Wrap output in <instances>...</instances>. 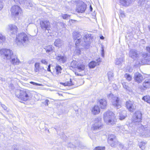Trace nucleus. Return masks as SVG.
Here are the masks:
<instances>
[{"label":"nucleus","mask_w":150,"mask_h":150,"mask_svg":"<svg viewBox=\"0 0 150 150\" xmlns=\"http://www.w3.org/2000/svg\"><path fill=\"white\" fill-rule=\"evenodd\" d=\"M141 117L142 113L139 111L136 112L133 116L132 123L136 125H139L136 134L143 137H150V127H145L139 124L141 121Z\"/></svg>","instance_id":"nucleus-1"},{"label":"nucleus","mask_w":150,"mask_h":150,"mask_svg":"<svg viewBox=\"0 0 150 150\" xmlns=\"http://www.w3.org/2000/svg\"><path fill=\"white\" fill-rule=\"evenodd\" d=\"M29 36L25 33H21L17 35L16 41L19 47H25L29 43Z\"/></svg>","instance_id":"nucleus-2"},{"label":"nucleus","mask_w":150,"mask_h":150,"mask_svg":"<svg viewBox=\"0 0 150 150\" xmlns=\"http://www.w3.org/2000/svg\"><path fill=\"white\" fill-rule=\"evenodd\" d=\"M103 117L104 122L108 125H113L116 123L115 116L111 111H108L105 112Z\"/></svg>","instance_id":"nucleus-3"},{"label":"nucleus","mask_w":150,"mask_h":150,"mask_svg":"<svg viewBox=\"0 0 150 150\" xmlns=\"http://www.w3.org/2000/svg\"><path fill=\"white\" fill-rule=\"evenodd\" d=\"M75 61H73L71 63L70 67L73 68H76L75 74L76 75L83 76L85 74V66L83 64H78Z\"/></svg>","instance_id":"nucleus-4"},{"label":"nucleus","mask_w":150,"mask_h":150,"mask_svg":"<svg viewBox=\"0 0 150 150\" xmlns=\"http://www.w3.org/2000/svg\"><path fill=\"white\" fill-rule=\"evenodd\" d=\"M16 95L18 98L24 101L28 100L31 96L30 91L27 90H18Z\"/></svg>","instance_id":"nucleus-5"},{"label":"nucleus","mask_w":150,"mask_h":150,"mask_svg":"<svg viewBox=\"0 0 150 150\" xmlns=\"http://www.w3.org/2000/svg\"><path fill=\"white\" fill-rule=\"evenodd\" d=\"M13 54V52L10 49L2 48L0 50V56L6 60H10Z\"/></svg>","instance_id":"nucleus-6"},{"label":"nucleus","mask_w":150,"mask_h":150,"mask_svg":"<svg viewBox=\"0 0 150 150\" xmlns=\"http://www.w3.org/2000/svg\"><path fill=\"white\" fill-rule=\"evenodd\" d=\"M108 98L111 100L112 105L116 107L117 108H119L121 107V103L120 101V98L110 93L108 95Z\"/></svg>","instance_id":"nucleus-7"},{"label":"nucleus","mask_w":150,"mask_h":150,"mask_svg":"<svg viewBox=\"0 0 150 150\" xmlns=\"http://www.w3.org/2000/svg\"><path fill=\"white\" fill-rule=\"evenodd\" d=\"M92 39L91 34L86 33L85 34L83 38H82V42H81V44L84 46L85 49H88L89 47L90 42H91Z\"/></svg>","instance_id":"nucleus-8"},{"label":"nucleus","mask_w":150,"mask_h":150,"mask_svg":"<svg viewBox=\"0 0 150 150\" xmlns=\"http://www.w3.org/2000/svg\"><path fill=\"white\" fill-rule=\"evenodd\" d=\"M101 121V118L100 117H98L95 118L94 120V123L92 127V129L96 130L101 129L103 126V124Z\"/></svg>","instance_id":"nucleus-9"},{"label":"nucleus","mask_w":150,"mask_h":150,"mask_svg":"<svg viewBox=\"0 0 150 150\" xmlns=\"http://www.w3.org/2000/svg\"><path fill=\"white\" fill-rule=\"evenodd\" d=\"M73 37L74 40H76L75 42V45L78 46L81 44L82 37L81 33L76 31H74L73 33Z\"/></svg>","instance_id":"nucleus-10"},{"label":"nucleus","mask_w":150,"mask_h":150,"mask_svg":"<svg viewBox=\"0 0 150 150\" xmlns=\"http://www.w3.org/2000/svg\"><path fill=\"white\" fill-rule=\"evenodd\" d=\"M108 143L112 147L117 146L119 142L117 140L115 135L113 134H110L108 136Z\"/></svg>","instance_id":"nucleus-11"},{"label":"nucleus","mask_w":150,"mask_h":150,"mask_svg":"<svg viewBox=\"0 0 150 150\" xmlns=\"http://www.w3.org/2000/svg\"><path fill=\"white\" fill-rule=\"evenodd\" d=\"M21 10L19 6L17 5L13 6L11 10V14L15 17L17 16L21 13Z\"/></svg>","instance_id":"nucleus-12"},{"label":"nucleus","mask_w":150,"mask_h":150,"mask_svg":"<svg viewBox=\"0 0 150 150\" xmlns=\"http://www.w3.org/2000/svg\"><path fill=\"white\" fill-rule=\"evenodd\" d=\"M86 6L83 1H81L78 4L76 11L78 13L84 12L86 9Z\"/></svg>","instance_id":"nucleus-13"},{"label":"nucleus","mask_w":150,"mask_h":150,"mask_svg":"<svg viewBox=\"0 0 150 150\" xmlns=\"http://www.w3.org/2000/svg\"><path fill=\"white\" fill-rule=\"evenodd\" d=\"M126 106L127 109L131 112H133L136 108V106L134 103L130 101L126 102Z\"/></svg>","instance_id":"nucleus-14"},{"label":"nucleus","mask_w":150,"mask_h":150,"mask_svg":"<svg viewBox=\"0 0 150 150\" xmlns=\"http://www.w3.org/2000/svg\"><path fill=\"white\" fill-rule=\"evenodd\" d=\"M135 0H119L120 2L123 6H128L135 1Z\"/></svg>","instance_id":"nucleus-15"},{"label":"nucleus","mask_w":150,"mask_h":150,"mask_svg":"<svg viewBox=\"0 0 150 150\" xmlns=\"http://www.w3.org/2000/svg\"><path fill=\"white\" fill-rule=\"evenodd\" d=\"M56 59L61 63H64L67 61V57L65 55H61L59 54L56 57Z\"/></svg>","instance_id":"nucleus-16"},{"label":"nucleus","mask_w":150,"mask_h":150,"mask_svg":"<svg viewBox=\"0 0 150 150\" xmlns=\"http://www.w3.org/2000/svg\"><path fill=\"white\" fill-rule=\"evenodd\" d=\"M134 78L136 81L138 83H141L143 79L142 76L138 72L134 74Z\"/></svg>","instance_id":"nucleus-17"},{"label":"nucleus","mask_w":150,"mask_h":150,"mask_svg":"<svg viewBox=\"0 0 150 150\" xmlns=\"http://www.w3.org/2000/svg\"><path fill=\"white\" fill-rule=\"evenodd\" d=\"M10 60L11 63L14 65L18 64L20 62V61L18 58L17 56L14 55L13 54Z\"/></svg>","instance_id":"nucleus-18"},{"label":"nucleus","mask_w":150,"mask_h":150,"mask_svg":"<svg viewBox=\"0 0 150 150\" xmlns=\"http://www.w3.org/2000/svg\"><path fill=\"white\" fill-rule=\"evenodd\" d=\"M40 25L42 28H48L50 27V23L47 20H44L40 22Z\"/></svg>","instance_id":"nucleus-19"},{"label":"nucleus","mask_w":150,"mask_h":150,"mask_svg":"<svg viewBox=\"0 0 150 150\" xmlns=\"http://www.w3.org/2000/svg\"><path fill=\"white\" fill-rule=\"evenodd\" d=\"M129 56L132 58L134 59L138 56V54L136 50H132L129 52Z\"/></svg>","instance_id":"nucleus-20"},{"label":"nucleus","mask_w":150,"mask_h":150,"mask_svg":"<svg viewBox=\"0 0 150 150\" xmlns=\"http://www.w3.org/2000/svg\"><path fill=\"white\" fill-rule=\"evenodd\" d=\"M99 102L101 108L104 109L106 107L107 103L105 99H101L99 100Z\"/></svg>","instance_id":"nucleus-21"},{"label":"nucleus","mask_w":150,"mask_h":150,"mask_svg":"<svg viewBox=\"0 0 150 150\" xmlns=\"http://www.w3.org/2000/svg\"><path fill=\"white\" fill-rule=\"evenodd\" d=\"M100 111L99 107L97 105H95L92 110V112L93 114L95 115L98 114Z\"/></svg>","instance_id":"nucleus-22"},{"label":"nucleus","mask_w":150,"mask_h":150,"mask_svg":"<svg viewBox=\"0 0 150 150\" xmlns=\"http://www.w3.org/2000/svg\"><path fill=\"white\" fill-rule=\"evenodd\" d=\"M76 46V49L74 51V54L77 55H79L81 53V49L83 48L81 46H82L83 47H84V46H83V45H82L81 44H79L78 46Z\"/></svg>","instance_id":"nucleus-23"},{"label":"nucleus","mask_w":150,"mask_h":150,"mask_svg":"<svg viewBox=\"0 0 150 150\" xmlns=\"http://www.w3.org/2000/svg\"><path fill=\"white\" fill-rule=\"evenodd\" d=\"M116 129L117 131H119L122 133H127L128 132L127 130H125V127L123 125L117 127Z\"/></svg>","instance_id":"nucleus-24"},{"label":"nucleus","mask_w":150,"mask_h":150,"mask_svg":"<svg viewBox=\"0 0 150 150\" xmlns=\"http://www.w3.org/2000/svg\"><path fill=\"white\" fill-rule=\"evenodd\" d=\"M54 45L59 47H61L63 45V42L59 39L56 40L54 42Z\"/></svg>","instance_id":"nucleus-25"},{"label":"nucleus","mask_w":150,"mask_h":150,"mask_svg":"<svg viewBox=\"0 0 150 150\" xmlns=\"http://www.w3.org/2000/svg\"><path fill=\"white\" fill-rule=\"evenodd\" d=\"M55 69L56 72L55 76H59L61 74V71L62 70L61 67L59 65H57L55 68Z\"/></svg>","instance_id":"nucleus-26"},{"label":"nucleus","mask_w":150,"mask_h":150,"mask_svg":"<svg viewBox=\"0 0 150 150\" xmlns=\"http://www.w3.org/2000/svg\"><path fill=\"white\" fill-rule=\"evenodd\" d=\"M46 52L49 54H50L53 52L52 46L50 45L47 46L45 48Z\"/></svg>","instance_id":"nucleus-27"},{"label":"nucleus","mask_w":150,"mask_h":150,"mask_svg":"<svg viewBox=\"0 0 150 150\" xmlns=\"http://www.w3.org/2000/svg\"><path fill=\"white\" fill-rule=\"evenodd\" d=\"M143 86L146 88L150 87V79L146 80L142 84Z\"/></svg>","instance_id":"nucleus-28"},{"label":"nucleus","mask_w":150,"mask_h":150,"mask_svg":"<svg viewBox=\"0 0 150 150\" xmlns=\"http://www.w3.org/2000/svg\"><path fill=\"white\" fill-rule=\"evenodd\" d=\"M123 86V88L126 90L128 91L129 92H131L132 90L128 86V83L124 81L122 82Z\"/></svg>","instance_id":"nucleus-29"},{"label":"nucleus","mask_w":150,"mask_h":150,"mask_svg":"<svg viewBox=\"0 0 150 150\" xmlns=\"http://www.w3.org/2000/svg\"><path fill=\"white\" fill-rule=\"evenodd\" d=\"M35 72H40L41 69L40 67V63L38 62L36 63L35 65Z\"/></svg>","instance_id":"nucleus-30"},{"label":"nucleus","mask_w":150,"mask_h":150,"mask_svg":"<svg viewBox=\"0 0 150 150\" xmlns=\"http://www.w3.org/2000/svg\"><path fill=\"white\" fill-rule=\"evenodd\" d=\"M123 62V58L122 57L117 58L115 61V64L116 65L121 64Z\"/></svg>","instance_id":"nucleus-31"},{"label":"nucleus","mask_w":150,"mask_h":150,"mask_svg":"<svg viewBox=\"0 0 150 150\" xmlns=\"http://www.w3.org/2000/svg\"><path fill=\"white\" fill-rule=\"evenodd\" d=\"M108 80L109 81H111L112 80L113 78V73L111 71H109L108 73Z\"/></svg>","instance_id":"nucleus-32"},{"label":"nucleus","mask_w":150,"mask_h":150,"mask_svg":"<svg viewBox=\"0 0 150 150\" xmlns=\"http://www.w3.org/2000/svg\"><path fill=\"white\" fill-rule=\"evenodd\" d=\"M97 65V63L96 62L92 61L89 64V66L90 68H94Z\"/></svg>","instance_id":"nucleus-33"},{"label":"nucleus","mask_w":150,"mask_h":150,"mask_svg":"<svg viewBox=\"0 0 150 150\" xmlns=\"http://www.w3.org/2000/svg\"><path fill=\"white\" fill-rule=\"evenodd\" d=\"M61 84H62L64 86H71L73 85V84L72 83V81L71 80V79H70V80L69 81H68L67 82H65L64 83H61Z\"/></svg>","instance_id":"nucleus-34"},{"label":"nucleus","mask_w":150,"mask_h":150,"mask_svg":"<svg viewBox=\"0 0 150 150\" xmlns=\"http://www.w3.org/2000/svg\"><path fill=\"white\" fill-rule=\"evenodd\" d=\"M142 100L150 104V96H145L142 98Z\"/></svg>","instance_id":"nucleus-35"},{"label":"nucleus","mask_w":150,"mask_h":150,"mask_svg":"<svg viewBox=\"0 0 150 150\" xmlns=\"http://www.w3.org/2000/svg\"><path fill=\"white\" fill-rule=\"evenodd\" d=\"M138 4L139 5L142 6H145L146 4V1L145 0H140L138 1Z\"/></svg>","instance_id":"nucleus-36"},{"label":"nucleus","mask_w":150,"mask_h":150,"mask_svg":"<svg viewBox=\"0 0 150 150\" xmlns=\"http://www.w3.org/2000/svg\"><path fill=\"white\" fill-rule=\"evenodd\" d=\"M125 77L129 81H131L132 79V76L129 74L126 73L125 75Z\"/></svg>","instance_id":"nucleus-37"},{"label":"nucleus","mask_w":150,"mask_h":150,"mask_svg":"<svg viewBox=\"0 0 150 150\" xmlns=\"http://www.w3.org/2000/svg\"><path fill=\"white\" fill-rule=\"evenodd\" d=\"M146 144V143L144 142H141L139 143V146L140 148L143 149L145 148V146Z\"/></svg>","instance_id":"nucleus-38"},{"label":"nucleus","mask_w":150,"mask_h":150,"mask_svg":"<svg viewBox=\"0 0 150 150\" xmlns=\"http://www.w3.org/2000/svg\"><path fill=\"white\" fill-rule=\"evenodd\" d=\"M119 145V147L122 150H127V148L125 146H124L123 145L119 142L118 143L117 145Z\"/></svg>","instance_id":"nucleus-39"},{"label":"nucleus","mask_w":150,"mask_h":150,"mask_svg":"<svg viewBox=\"0 0 150 150\" xmlns=\"http://www.w3.org/2000/svg\"><path fill=\"white\" fill-rule=\"evenodd\" d=\"M5 37L1 34L0 33V42H4L5 40Z\"/></svg>","instance_id":"nucleus-40"},{"label":"nucleus","mask_w":150,"mask_h":150,"mask_svg":"<svg viewBox=\"0 0 150 150\" xmlns=\"http://www.w3.org/2000/svg\"><path fill=\"white\" fill-rule=\"evenodd\" d=\"M119 13L120 18H124L125 17V16L124 11H120Z\"/></svg>","instance_id":"nucleus-41"},{"label":"nucleus","mask_w":150,"mask_h":150,"mask_svg":"<svg viewBox=\"0 0 150 150\" xmlns=\"http://www.w3.org/2000/svg\"><path fill=\"white\" fill-rule=\"evenodd\" d=\"M62 17L63 19H67L70 17V16L67 14H62Z\"/></svg>","instance_id":"nucleus-42"},{"label":"nucleus","mask_w":150,"mask_h":150,"mask_svg":"<svg viewBox=\"0 0 150 150\" xmlns=\"http://www.w3.org/2000/svg\"><path fill=\"white\" fill-rule=\"evenodd\" d=\"M12 149L13 150H18L19 149V146L18 145L14 144L12 147Z\"/></svg>","instance_id":"nucleus-43"},{"label":"nucleus","mask_w":150,"mask_h":150,"mask_svg":"<svg viewBox=\"0 0 150 150\" xmlns=\"http://www.w3.org/2000/svg\"><path fill=\"white\" fill-rule=\"evenodd\" d=\"M105 149V147H100L98 146L96 147L94 149V150H104Z\"/></svg>","instance_id":"nucleus-44"},{"label":"nucleus","mask_w":150,"mask_h":150,"mask_svg":"<svg viewBox=\"0 0 150 150\" xmlns=\"http://www.w3.org/2000/svg\"><path fill=\"white\" fill-rule=\"evenodd\" d=\"M126 117V115H123L122 114H120L119 116V119L120 120H123Z\"/></svg>","instance_id":"nucleus-45"},{"label":"nucleus","mask_w":150,"mask_h":150,"mask_svg":"<svg viewBox=\"0 0 150 150\" xmlns=\"http://www.w3.org/2000/svg\"><path fill=\"white\" fill-rule=\"evenodd\" d=\"M30 83L32 84L33 85L37 86H42V84L40 83H36L35 82H33V81H31L30 82Z\"/></svg>","instance_id":"nucleus-46"},{"label":"nucleus","mask_w":150,"mask_h":150,"mask_svg":"<svg viewBox=\"0 0 150 150\" xmlns=\"http://www.w3.org/2000/svg\"><path fill=\"white\" fill-rule=\"evenodd\" d=\"M41 62L45 65H47V62L46 61V59H42L41 60Z\"/></svg>","instance_id":"nucleus-47"},{"label":"nucleus","mask_w":150,"mask_h":150,"mask_svg":"<svg viewBox=\"0 0 150 150\" xmlns=\"http://www.w3.org/2000/svg\"><path fill=\"white\" fill-rule=\"evenodd\" d=\"M101 56L103 57H104V49L103 46L102 47H101Z\"/></svg>","instance_id":"nucleus-48"},{"label":"nucleus","mask_w":150,"mask_h":150,"mask_svg":"<svg viewBox=\"0 0 150 150\" xmlns=\"http://www.w3.org/2000/svg\"><path fill=\"white\" fill-rule=\"evenodd\" d=\"M9 28H17L16 26L14 25L10 24L9 25Z\"/></svg>","instance_id":"nucleus-49"},{"label":"nucleus","mask_w":150,"mask_h":150,"mask_svg":"<svg viewBox=\"0 0 150 150\" xmlns=\"http://www.w3.org/2000/svg\"><path fill=\"white\" fill-rule=\"evenodd\" d=\"M34 62H35L34 59H31V60L29 61L28 62L29 64H32L33 63H34Z\"/></svg>","instance_id":"nucleus-50"},{"label":"nucleus","mask_w":150,"mask_h":150,"mask_svg":"<svg viewBox=\"0 0 150 150\" xmlns=\"http://www.w3.org/2000/svg\"><path fill=\"white\" fill-rule=\"evenodd\" d=\"M1 106L4 110H7V108L5 105L4 104H1Z\"/></svg>","instance_id":"nucleus-51"},{"label":"nucleus","mask_w":150,"mask_h":150,"mask_svg":"<svg viewBox=\"0 0 150 150\" xmlns=\"http://www.w3.org/2000/svg\"><path fill=\"white\" fill-rule=\"evenodd\" d=\"M101 59H100V58H99L96 61V62L97 63V65H99V62H101Z\"/></svg>","instance_id":"nucleus-52"},{"label":"nucleus","mask_w":150,"mask_h":150,"mask_svg":"<svg viewBox=\"0 0 150 150\" xmlns=\"http://www.w3.org/2000/svg\"><path fill=\"white\" fill-rule=\"evenodd\" d=\"M72 1L73 2L77 3V4L79 3L81 1L80 0H72Z\"/></svg>","instance_id":"nucleus-53"},{"label":"nucleus","mask_w":150,"mask_h":150,"mask_svg":"<svg viewBox=\"0 0 150 150\" xmlns=\"http://www.w3.org/2000/svg\"><path fill=\"white\" fill-rule=\"evenodd\" d=\"M3 8V5L2 2L0 0V10H1Z\"/></svg>","instance_id":"nucleus-54"},{"label":"nucleus","mask_w":150,"mask_h":150,"mask_svg":"<svg viewBox=\"0 0 150 150\" xmlns=\"http://www.w3.org/2000/svg\"><path fill=\"white\" fill-rule=\"evenodd\" d=\"M49 102V101L47 99L45 101V105H48V103Z\"/></svg>","instance_id":"nucleus-55"},{"label":"nucleus","mask_w":150,"mask_h":150,"mask_svg":"<svg viewBox=\"0 0 150 150\" xmlns=\"http://www.w3.org/2000/svg\"><path fill=\"white\" fill-rule=\"evenodd\" d=\"M50 67H51V66H50V64H49L48 66V68H47V70L48 71H50V72L51 71Z\"/></svg>","instance_id":"nucleus-56"},{"label":"nucleus","mask_w":150,"mask_h":150,"mask_svg":"<svg viewBox=\"0 0 150 150\" xmlns=\"http://www.w3.org/2000/svg\"><path fill=\"white\" fill-rule=\"evenodd\" d=\"M147 51L150 53V47H147L146 48Z\"/></svg>","instance_id":"nucleus-57"},{"label":"nucleus","mask_w":150,"mask_h":150,"mask_svg":"<svg viewBox=\"0 0 150 150\" xmlns=\"http://www.w3.org/2000/svg\"><path fill=\"white\" fill-rule=\"evenodd\" d=\"M100 39L103 40L104 39V37L103 36H101L100 37Z\"/></svg>","instance_id":"nucleus-58"},{"label":"nucleus","mask_w":150,"mask_h":150,"mask_svg":"<svg viewBox=\"0 0 150 150\" xmlns=\"http://www.w3.org/2000/svg\"><path fill=\"white\" fill-rule=\"evenodd\" d=\"M10 31H13V30H16V29H12V28H11V29H10Z\"/></svg>","instance_id":"nucleus-59"},{"label":"nucleus","mask_w":150,"mask_h":150,"mask_svg":"<svg viewBox=\"0 0 150 150\" xmlns=\"http://www.w3.org/2000/svg\"><path fill=\"white\" fill-rule=\"evenodd\" d=\"M90 9L91 11H92V9H93V8L91 5L90 6Z\"/></svg>","instance_id":"nucleus-60"},{"label":"nucleus","mask_w":150,"mask_h":150,"mask_svg":"<svg viewBox=\"0 0 150 150\" xmlns=\"http://www.w3.org/2000/svg\"><path fill=\"white\" fill-rule=\"evenodd\" d=\"M45 31L46 32H48V29H45Z\"/></svg>","instance_id":"nucleus-61"},{"label":"nucleus","mask_w":150,"mask_h":150,"mask_svg":"<svg viewBox=\"0 0 150 150\" xmlns=\"http://www.w3.org/2000/svg\"><path fill=\"white\" fill-rule=\"evenodd\" d=\"M143 62H142V61L141 63H140V62H139V64H143Z\"/></svg>","instance_id":"nucleus-62"},{"label":"nucleus","mask_w":150,"mask_h":150,"mask_svg":"<svg viewBox=\"0 0 150 150\" xmlns=\"http://www.w3.org/2000/svg\"><path fill=\"white\" fill-rule=\"evenodd\" d=\"M146 54L145 55V54L144 55V56H143V57H146Z\"/></svg>","instance_id":"nucleus-63"},{"label":"nucleus","mask_w":150,"mask_h":150,"mask_svg":"<svg viewBox=\"0 0 150 150\" xmlns=\"http://www.w3.org/2000/svg\"><path fill=\"white\" fill-rule=\"evenodd\" d=\"M1 80L3 81V79L2 78H1Z\"/></svg>","instance_id":"nucleus-64"}]
</instances>
